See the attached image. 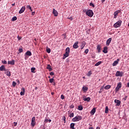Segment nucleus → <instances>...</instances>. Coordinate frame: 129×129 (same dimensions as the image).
Returning a JSON list of instances; mask_svg holds the SVG:
<instances>
[{"instance_id":"1","label":"nucleus","mask_w":129,"mask_h":129,"mask_svg":"<svg viewBox=\"0 0 129 129\" xmlns=\"http://www.w3.org/2000/svg\"><path fill=\"white\" fill-rule=\"evenodd\" d=\"M81 119H82V117L81 116H77L74 117L72 120L73 122H75V121H79V120H81Z\"/></svg>"},{"instance_id":"2","label":"nucleus","mask_w":129,"mask_h":129,"mask_svg":"<svg viewBox=\"0 0 129 129\" xmlns=\"http://www.w3.org/2000/svg\"><path fill=\"white\" fill-rule=\"evenodd\" d=\"M86 14L87 16H88V17H90V18H91L93 17V12L91 10H88L86 12Z\"/></svg>"},{"instance_id":"3","label":"nucleus","mask_w":129,"mask_h":129,"mask_svg":"<svg viewBox=\"0 0 129 129\" xmlns=\"http://www.w3.org/2000/svg\"><path fill=\"white\" fill-rule=\"evenodd\" d=\"M122 22L121 21V20H119L118 21H117L116 23H115L114 24V28H118L119 27H120V26L121 25V23Z\"/></svg>"},{"instance_id":"4","label":"nucleus","mask_w":129,"mask_h":129,"mask_svg":"<svg viewBox=\"0 0 129 129\" xmlns=\"http://www.w3.org/2000/svg\"><path fill=\"white\" fill-rule=\"evenodd\" d=\"M123 75V72H120V71H117L115 74V76L116 77H118L119 76L120 77H122Z\"/></svg>"},{"instance_id":"5","label":"nucleus","mask_w":129,"mask_h":129,"mask_svg":"<svg viewBox=\"0 0 129 129\" xmlns=\"http://www.w3.org/2000/svg\"><path fill=\"white\" fill-rule=\"evenodd\" d=\"M120 88H121V82H119L117 84L115 89V92H117L118 91H119Z\"/></svg>"},{"instance_id":"6","label":"nucleus","mask_w":129,"mask_h":129,"mask_svg":"<svg viewBox=\"0 0 129 129\" xmlns=\"http://www.w3.org/2000/svg\"><path fill=\"white\" fill-rule=\"evenodd\" d=\"M35 120H36V118L35 117H33L31 123V124L33 127L35 126L36 125V121Z\"/></svg>"},{"instance_id":"7","label":"nucleus","mask_w":129,"mask_h":129,"mask_svg":"<svg viewBox=\"0 0 129 129\" xmlns=\"http://www.w3.org/2000/svg\"><path fill=\"white\" fill-rule=\"evenodd\" d=\"M120 13L119 10L116 11L114 13V19H116L118 16V14Z\"/></svg>"},{"instance_id":"8","label":"nucleus","mask_w":129,"mask_h":129,"mask_svg":"<svg viewBox=\"0 0 129 129\" xmlns=\"http://www.w3.org/2000/svg\"><path fill=\"white\" fill-rule=\"evenodd\" d=\"M78 44H79V42L77 41L76 42L73 46V48H74V49H77L79 46H78Z\"/></svg>"},{"instance_id":"9","label":"nucleus","mask_w":129,"mask_h":129,"mask_svg":"<svg viewBox=\"0 0 129 129\" xmlns=\"http://www.w3.org/2000/svg\"><path fill=\"white\" fill-rule=\"evenodd\" d=\"M118 62H119V58H117L116 60H115L112 63V66H116L117 64H118Z\"/></svg>"},{"instance_id":"10","label":"nucleus","mask_w":129,"mask_h":129,"mask_svg":"<svg viewBox=\"0 0 129 129\" xmlns=\"http://www.w3.org/2000/svg\"><path fill=\"white\" fill-rule=\"evenodd\" d=\"M85 45H86V42L85 41H82L81 45V49L82 50L84 47H85Z\"/></svg>"},{"instance_id":"11","label":"nucleus","mask_w":129,"mask_h":129,"mask_svg":"<svg viewBox=\"0 0 129 129\" xmlns=\"http://www.w3.org/2000/svg\"><path fill=\"white\" fill-rule=\"evenodd\" d=\"M5 74H6L7 76H9V77L11 76V72H10V71H9V70H5Z\"/></svg>"},{"instance_id":"12","label":"nucleus","mask_w":129,"mask_h":129,"mask_svg":"<svg viewBox=\"0 0 129 129\" xmlns=\"http://www.w3.org/2000/svg\"><path fill=\"white\" fill-rule=\"evenodd\" d=\"M25 10H26V7H23L22 8H21V10L19 11V13L23 14V13H24V12H25Z\"/></svg>"},{"instance_id":"13","label":"nucleus","mask_w":129,"mask_h":129,"mask_svg":"<svg viewBox=\"0 0 129 129\" xmlns=\"http://www.w3.org/2000/svg\"><path fill=\"white\" fill-rule=\"evenodd\" d=\"M114 102H115V103H116L117 106H119V105H120V101H119L117 99H115L114 100Z\"/></svg>"},{"instance_id":"14","label":"nucleus","mask_w":129,"mask_h":129,"mask_svg":"<svg viewBox=\"0 0 129 129\" xmlns=\"http://www.w3.org/2000/svg\"><path fill=\"white\" fill-rule=\"evenodd\" d=\"M97 50L98 53H100V52H101V46H100V45H97Z\"/></svg>"},{"instance_id":"15","label":"nucleus","mask_w":129,"mask_h":129,"mask_svg":"<svg viewBox=\"0 0 129 129\" xmlns=\"http://www.w3.org/2000/svg\"><path fill=\"white\" fill-rule=\"evenodd\" d=\"M52 14H53L54 17L58 16V12H57L55 9L53 10Z\"/></svg>"},{"instance_id":"16","label":"nucleus","mask_w":129,"mask_h":129,"mask_svg":"<svg viewBox=\"0 0 129 129\" xmlns=\"http://www.w3.org/2000/svg\"><path fill=\"white\" fill-rule=\"evenodd\" d=\"M111 38H109L107 41H106V46H109V44L111 42Z\"/></svg>"},{"instance_id":"17","label":"nucleus","mask_w":129,"mask_h":129,"mask_svg":"<svg viewBox=\"0 0 129 129\" xmlns=\"http://www.w3.org/2000/svg\"><path fill=\"white\" fill-rule=\"evenodd\" d=\"M96 111V108H94L91 111L90 113H91V114H92V115H93V114H94L95 113Z\"/></svg>"},{"instance_id":"18","label":"nucleus","mask_w":129,"mask_h":129,"mask_svg":"<svg viewBox=\"0 0 129 129\" xmlns=\"http://www.w3.org/2000/svg\"><path fill=\"white\" fill-rule=\"evenodd\" d=\"M25 56H32V52H31V51L28 50L25 53Z\"/></svg>"},{"instance_id":"19","label":"nucleus","mask_w":129,"mask_h":129,"mask_svg":"<svg viewBox=\"0 0 129 129\" xmlns=\"http://www.w3.org/2000/svg\"><path fill=\"white\" fill-rule=\"evenodd\" d=\"M8 63V64H10V65H15V60L13 59L11 61H9Z\"/></svg>"},{"instance_id":"20","label":"nucleus","mask_w":129,"mask_h":129,"mask_svg":"<svg viewBox=\"0 0 129 129\" xmlns=\"http://www.w3.org/2000/svg\"><path fill=\"white\" fill-rule=\"evenodd\" d=\"M22 92H20L21 95H25V88H22L21 89Z\"/></svg>"},{"instance_id":"21","label":"nucleus","mask_w":129,"mask_h":129,"mask_svg":"<svg viewBox=\"0 0 129 129\" xmlns=\"http://www.w3.org/2000/svg\"><path fill=\"white\" fill-rule=\"evenodd\" d=\"M46 69L49 71H52V70H53V69H52V68L51 67V66L50 64L47 65V67Z\"/></svg>"},{"instance_id":"22","label":"nucleus","mask_w":129,"mask_h":129,"mask_svg":"<svg viewBox=\"0 0 129 129\" xmlns=\"http://www.w3.org/2000/svg\"><path fill=\"white\" fill-rule=\"evenodd\" d=\"M74 126H75V123H71V124H70V128L75 129V127H74Z\"/></svg>"},{"instance_id":"23","label":"nucleus","mask_w":129,"mask_h":129,"mask_svg":"<svg viewBox=\"0 0 129 129\" xmlns=\"http://www.w3.org/2000/svg\"><path fill=\"white\" fill-rule=\"evenodd\" d=\"M6 68L5 67V66H2L0 67V71H6Z\"/></svg>"},{"instance_id":"24","label":"nucleus","mask_w":129,"mask_h":129,"mask_svg":"<svg viewBox=\"0 0 129 129\" xmlns=\"http://www.w3.org/2000/svg\"><path fill=\"white\" fill-rule=\"evenodd\" d=\"M91 99V98H90V97H88L87 98H84L83 100H84V101L89 102V101H90Z\"/></svg>"},{"instance_id":"25","label":"nucleus","mask_w":129,"mask_h":129,"mask_svg":"<svg viewBox=\"0 0 129 129\" xmlns=\"http://www.w3.org/2000/svg\"><path fill=\"white\" fill-rule=\"evenodd\" d=\"M103 53H105V54H106L107 53V46H105L104 47V49L103 50Z\"/></svg>"},{"instance_id":"26","label":"nucleus","mask_w":129,"mask_h":129,"mask_svg":"<svg viewBox=\"0 0 129 129\" xmlns=\"http://www.w3.org/2000/svg\"><path fill=\"white\" fill-rule=\"evenodd\" d=\"M110 87H111V86L107 85L104 87V89H106V90H108V89H109Z\"/></svg>"},{"instance_id":"27","label":"nucleus","mask_w":129,"mask_h":129,"mask_svg":"<svg viewBox=\"0 0 129 129\" xmlns=\"http://www.w3.org/2000/svg\"><path fill=\"white\" fill-rule=\"evenodd\" d=\"M26 8L28 10H30V12H33V10L32 9V7L30 5L26 6Z\"/></svg>"},{"instance_id":"28","label":"nucleus","mask_w":129,"mask_h":129,"mask_svg":"<svg viewBox=\"0 0 129 129\" xmlns=\"http://www.w3.org/2000/svg\"><path fill=\"white\" fill-rule=\"evenodd\" d=\"M83 91H87L88 90V88L87 87L84 86L82 88Z\"/></svg>"},{"instance_id":"29","label":"nucleus","mask_w":129,"mask_h":129,"mask_svg":"<svg viewBox=\"0 0 129 129\" xmlns=\"http://www.w3.org/2000/svg\"><path fill=\"white\" fill-rule=\"evenodd\" d=\"M78 109L79 110H82L83 109V107H82V105H79L78 107Z\"/></svg>"},{"instance_id":"30","label":"nucleus","mask_w":129,"mask_h":129,"mask_svg":"<svg viewBox=\"0 0 129 129\" xmlns=\"http://www.w3.org/2000/svg\"><path fill=\"white\" fill-rule=\"evenodd\" d=\"M35 70H36V68H32L31 69V71L32 73H36V72H35Z\"/></svg>"},{"instance_id":"31","label":"nucleus","mask_w":129,"mask_h":129,"mask_svg":"<svg viewBox=\"0 0 129 129\" xmlns=\"http://www.w3.org/2000/svg\"><path fill=\"white\" fill-rule=\"evenodd\" d=\"M66 52H67V53H70V47H67L66 49Z\"/></svg>"},{"instance_id":"32","label":"nucleus","mask_w":129,"mask_h":129,"mask_svg":"<svg viewBox=\"0 0 129 129\" xmlns=\"http://www.w3.org/2000/svg\"><path fill=\"white\" fill-rule=\"evenodd\" d=\"M105 113H108V106L105 107Z\"/></svg>"},{"instance_id":"33","label":"nucleus","mask_w":129,"mask_h":129,"mask_svg":"<svg viewBox=\"0 0 129 129\" xmlns=\"http://www.w3.org/2000/svg\"><path fill=\"white\" fill-rule=\"evenodd\" d=\"M12 22H15V21H17V17H13V18L12 19Z\"/></svg>"},{"instance_id":"34","label":"nucleus","mask_w":129,"mask_h":129,"mask_svg":"<svg viewBox=\"0 0 129 129\" xmlns=\"http://www.w3.org/2000/svg\"><path fill=\"white\" fill-rule=\"evenodd\" d=\"M102 62L101 61H98V62H97L95 64V66H99L100 64H101Z\"/></svg>"},{"instance_id":"35","label":"nucleus","mask_w":129,"mask_h":129,"mask_svg":"<svg viewBox=\"0 0 129 129\" xmlns=\"http://www.w3.org/2000/svg\"><path fill=\"white\" fill-rule=\"evenodd\" d=\"M46 52L48 53H51V49L50 48H47L46 49Z\"/></svg>"},{"instance_id":"36","label":"nucleus","mask_w":129,"mask_h":129,"mask_svg":"<svg viewBox=\"0 0 129 129\" xmlns=\"http://www.w3.org/2000/svg\"><path fill=\"white\" fill-rule=\"evenodd\" d=\"M12 85L13 86H14V87H16V85H17V83H16L15 81H13Z\"/></svg>"},{"instance_id":"37","label":"nucleus","mask_w":129,"mask_h":129,"mask_svg":"<svg viewBox=\"0 0 129 129\" xmlns=\"http://www.w3.org/2000/svg\"><path fill=\"white\" fill-rule=\"evenodd\" d=\"M91 74H92V73H91V71H89V72H88V74H87V76L89 77L91 75Z\"/></svg>"},{"instance_id":"38","label":"nucleus","mask_w":129,"mask_h":129,"mask_svg":"<svg viewBox=\"0 0 129 129\" xmlns=\"http://www.w3.org/2000/svg\"><path fill=\"white\" fill-rule=\"evenodd\" d=\"M54 82V79L52 78V79H49V82L50 83H53V82Z\"/></svg>"},{"instance_id":"39","label":"nucleus","mask_w":129,"mask_h":129,"mask_svg":"<svg viewBox=\"0 0 129 129\" xmlns=\"http://www.w3.org/2000/svg\"><path fill=\"white\" fill-rule=\"evenodd\" d=\"M66 57H68L69 56V52H65V53L63 54Z\"/></svg>"},{"instance_id":"40","label":"nucleus","mask_w":129,"mask_h":129,"mask_svg":"<svg viewBox=\"0 0 129 129\" xmlns=\"http://www.w3.org/2000/svg\"><path fill=\"white\" fill-rule=\"evenodd\" d=\"M62 120H64V123H66V117L65 116L62 117Z\"/></svg>"},{"instance_id":"41","label":"nucleus","mask_w":129,"mask_h":129,"mask_svg":"<svg viewBox=\"0 0 129 129\" xmlns=\"http://www.w3.org/2000/svg\"><path fill=\"white\" fill-rule=\"evenodd\" d=\"M23 48H19V53H23Z\"/></svg>"},{"instance_id":"42","label":"nucleus","mask_w":129,"mask_h":129,"mask_svg":"<svg viewBox=\"0 0 129 129\" xmlns=\"http://www.w3.org/2000/svg\"><path fill=\"white\" fill-rule=\"evenodd\" d=\"M70 117H73V116H74V113H72L70 114L69 115Z\"/></svg>"},{"instance_id":"43","label":"nucleus","mask_w":129,"mask_h":129,"mask_svg":"<svg viewBox=\"0 0 129 129\" xmlns=\"http://www.w3.org/2000/svg\"><path fill=\"white\" fill-rule=\"evenodd\" d=\"M103 91V88H101L98 92L99 93H101V92H102Z\"/></svg>"},{"instance_id":"44","label":"nucleus","mask_w":129,"mask_h":129,"mask_svg":"<svg viewBox=\"0 0 129 129\" xmlns=\"http://www.w3.org/2000/svg\"><path fill=\"white\" fill-rule=\"evenodd\" d=\"M88 52H89V50L88 49H86L85 50V54H88Z\"/></svg>"},{"instance_id":"45","label":"nucleus","mask_w":129,"mask_h":129,"mask_svg":"<svg viewBox=\"0 0 129 129\" xmlns=\"http://www.w3.org/2000/svg\"><path fill=\"white\" fill-rule=\"evenodd\" d=\"M48 118H45V120H44V122L45 123H47V122H48Z\"/></svg>"},{"instance_id":"46","label":"nucleus","mask_w":129,"mask_h":129,"mask_svg":"<svg viewBox=\"0 0 129 129\" xmlns=\"http://www.w3.org/2000/svg\"><path fill=\"white\" fill-rule=\"evenodd\" d=\"M90 7H92L93 8H94L95 7V6H94V5L93 3H90Z\"/></svg>"},{"instance_id":"47","label":"nucleus","mask_w":129,"mask_h":129,"mask_svg":"<svg viewBox=\"0 0 129 129\" xmlns=\"http://www.w3.org/2000/svg\"><path fill=\"white\" fill-rule=\"evenodd\" d=\"M68 19H69V20H70L71 21L73 20V18L72 17H68Z\"/></svg>"},{"instance_id":"48","label":"nucleus","mask_w":129,"mask_h":129,"mask_svg":"<svg viewBox=\"0 0 129 129\" xmlns=\"http://www.w3.org/2000/svg\"><path fill=\"white\" fill-rule=\"evenodd\" d=\"M2 63L3 64H7V60H3Z\"/></svg>"},{"instance_id":"49","label":"nucleus","mask_w":129,"mask_h":129,"mask_svg":"<svg viewBox=\"0 0 129 129\" xmlns=\"http://www.w3.org/2000/svg\"><path fill=\"white\" fill-rule=\"evenodd\" d=\"M64 98H65V96L63 95H61V99H64Z\"/></svg>"},{"instance_id":"50","label":"nucleus","mask_w":129,"mask_h":129,"mask_svg":"<svg viewBox=\"0 0 129 129\" xmlns=\"http://www.w3.org/2000/svg\"><path fill=\"white\" fill-rule=\"evenodd\" d=\"M50 75H51V76H53V75H54V72H50Z\"/></svg>"},{"instance_id":"51","label":"nucleus","mask_w":129,"mask_h":129,"mask_svg":"<svg viewBox=\"0 0 129 129\" xmlns=\"http://www.w3.org/2000/svg\"><path fill=\"white\" fill-rule=\"evenodd\" d=\"M74 107V105H73V104H72L71 106H70V108H73Z\"/></svg>"},{"instance_id":"52","label":"nucleus","mask_w":129,"mask_h":129,"mask_svg":"<svg viewBox=\"0 0 129 129\" xmlns=\"http://www.w3.org/2000/svg\"><path fill=\"white\" fill-rule=\"evenodd\" d=\"M62 36H63L64 39H66V34H63Z\"/></svg>"},{"instance_id":"53","label":"nucleus","mask_w":129,"mask_h":129,"mask_svg":"<svg viewBox=\"0 0 129 129\" xmlns=\"http://www.w3.org/2000/svg\"><path fill=\"white\" fill-rule=\"evenodd\" d=\"M67 57L68 56H65L64 55H63V57H62V59H66V58H67Z\"/></svg>"},{"instance_id":"54","label":"nucleus","mask_w":129,"mask_h":129,"mask_svg":"<svg viewBox=\"0 0 129 129\" xmlns=\"http://www.w3.org/2000/svg\"><path fill=\"white\" fill-rule=\"evenodd\" d=\"M14 123H15V126H17V125H18V123L17 122H14Z\"/></svg>"},{"instance_id":"55","label":"nucleus","mask_w":129,"mask_h":129,"mask_svg":"<svg viewBox=\"0 0 129 129\" xmlns=\"http://www.w3.org/2000/svg\"><path fill=\"white\" fill-rule=\"evenodd\" d=\"M127 98V96H125L124 98H123V99H124V100H126V99Z\"/></svg>"},{"instance_id":"56","label":"nucleus","mask_w":129,"mask_h":129,"mask_svg":"<svg viewBox=\"0 0 129 129\" xmlns=\"http://www.w3.org/2000/svg\"><path fill=\"white\" fill-rule=\"evenodd\" d=\"M32 16H34V15H35V12H32Z\"/></svg>"},{"instance_id":"57","label":"nucleus","mask_w":129,"mask_h":129,"mask_svg":"<svg viewBox=\"0 0 129 129\" xmlns=\"http://www.w3.org/2000/svg\"><path fill=\"white\" fill-rule=\"evenodd\" d=\"M127 87H129V82L127 83Z\"/></svg>"},{"instance_id":"58","label":"nucleus","mask_w":129,"mask_h":129,"mask_svg":"<svg viewBox=\"0 0 129 129\" xmlns=\"http://www.w3.org/2000/svg\"><path fill=\"white\" fill-rule=\"evenodd\" d=\"M48 122H51V121H52V120H51V119H48Z\"/></svg>"},{"instance_id":"59","label":"nucleus","mask_w":129,"mask_h":129,"mask_svg":"<svg viewBox=\"0 0 129 129\" xmlns=\"http://www.w3.org/2000/svg\"><path fill=\"white\" fill-rule=\"evenodd\" d=\"M96 129H100V127L97 126Z\"/></svg>"},{"instance_id":"60","label":"nucleus","mask_w":129,"mask_h":129,"mask_svg":"<svg viewBox=\"0 0 129 129\" xmlns=\"http://www.w3.org/2000/svg\"><path fill=\"white\" fill-rule=\"evenodd\" d=\"M17 83H18V84H20V80H17Z\"/></svg>"},{"instance_id":"61","label":"nucleus","mask_w":129,"mask_h":129,"mask_svg":"<svg viewBox=\"0 0 129 129\" xmlns=\"http://www.w3.org/2000/svg\"><path fill=\"white\" fill-rule=\"evenodd\" d=\"M89 129H94L93 127H90Z\"/></svg>"},{"instance_id":"62","label":"nucleus","mask_w":129,"mask_h":129,"mask_svg":"<svg viewBox=\"0 0 129 129\" xmlns=\"http://www.w3.org/2000/svg\"><path fill=\"white\" fill-rule=\"evenodd\" d=\"M83 13H85V12H86V10H83Z\"/></svg>"},{"instance_id":"63","label":"nucleus","mask_w":129,"mask_h":129,"mask_svg":"<svg viewBox=\"0 0 129 129\" xmlns=\"http://www.w3.org/2000/svg\"><path fill=\"white\" fill-rule=\"evenodd\" d=\"M54 92H51V95H54Z\"/></svg>"},{"instance_id":"64","label":"nucleus","mask_w":129,"mask_h":129,"mask_svg":"<svg viewBox=\"0 0 129 129\" xmlns=\"http://www.w3.org/2000/svg\"><path fill=\"white\" fill-rule=\"evenodd\" d=\"M37 89H38V87H36L35 88V90H37Z\"/></svg>"}]
</instances>
